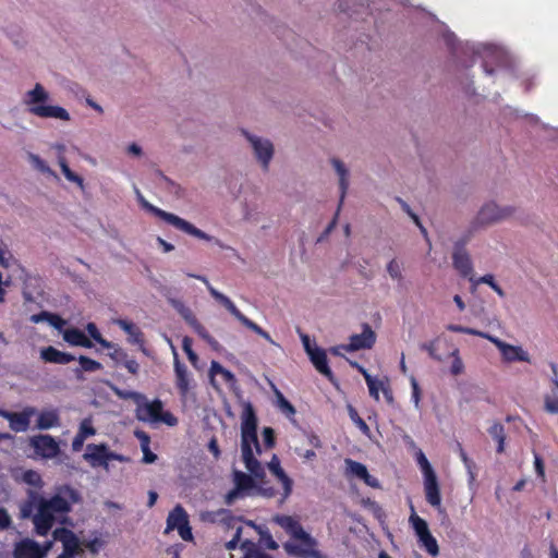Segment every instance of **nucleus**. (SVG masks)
I'll use <instances>...</instances> for the list:
<instances>
[{
    "mask_svg": "<svg viewBox=\"0 0 558 558\" xmlns=\"http://www.w3.org/2000/svg\"><path fill=\"white\" fill-rule=\"evenodd\" d=\"M80 501V493L70 485L57 487L49 498L28 490L27 499L20 507V514L22 519L32 518L37 535L47 536L58 517L66 515L71 512L73 505Z\"/></svg>",
    "mask_w": 558,
    "mask_h": 558,
    "instance_id": "f257e3e1",
    "label": "nucleus"
},
{
    "mask_svg": "<svg viewBox=\"0 0 558 558\" xmlns=\"http://www.w3.org/2000/svg\"><path fill=\"white\" fill-rule=\"evenodd\" d=\"M241 451L242 459L248 472L263 478L264 468L254 456V449L257 454L262 453V448L257 437V416L251 403H246L241 416Z\"/></svg>",
    "mask_w": 558,
    "mask_h": 558,
    "instance_id": "f03ea898",
    "label": "nucleus"
},
{
    "mask_svg": "<svg viewBox=\"0 0 558 558\" xmlns=\"http://www.w3.org/2000/svg\"><path fill=\"white\" fill-rule=\"evenodd\" d=\"M278 523L292 538L300 541V544L286 543L284 549L288 554L300 558H328L317 549L318 542L304 531L301 523L290 515H277Z\"/></svg>",
    "mask_w": 558,
    "mask_h": 558,
    "instance_id": "7ed1b4c3",
    "label": "nucleus"
},
{
    "mask_svg": "<svg viewBox=\"0 0 558 558\" xmlns=\"http://www.w3.org/2000/svg\"><path fill=\"white\" fill-rule=\"evenodd\" d=\"M48 99L49 94L41 84L37 83L32 90L26 93L24 104L28 107V112L36 117L70 120V114L64 108L47 105Z\"/></svg>",
    "mask_w": 558,
    "mask_h": 558,
    "instance_id": "20e7f679",
    "label": "nucleus"
},
{
    "mask_svg": "<svg viewBox=\"0 0 558 558\" xmlns=\"http://www.w3.org/2000/svg\"><path fill=\"white\" fill-rule=\"evenodd\" d=\"M191 277L202 281L206 284L210 295L219 302L221 305H223L231 315H233L243 326L248 328L250 330L254 331L258 336L263 337L265 340H267L270 343H275L271 336L264 330L260 326H258L256 323L247 318L235 305L234 303L225 294L216 290L208 281V279L205 276L201 275H190Z\"/></svg>",
    "mask_w": 558,
    "mask_h": 558,
    "instance_id": "39448f33",
    "label": "nucleus"
},
{
    "mask_svg": "<svg viewBox=\"0 0 558 558\" xmlns=\"http://www.w3.org/2000/svg\"><path fill=\"white\" fill-rule=\"evenodd\" d=\"M141 201H142V206L146 210H148L156 217L162 219L167 223L173 226L175 229H178L186 234H190L192 236H195L199 240H204V241L214 240V238L211 235H209L206 232L202 231L201 229L196 228L194 225H192L187 220H185L172 213H168L161 208H158V207L151 205L150 203H148L147 201H145L144 198H142Z\"/></svg>",
    "mask_w": 558,
    "mask_h": 558,
    "instance_id": "423d86ee",
    "label": "nucleus"
},
{
    "mask_svg": "<svg viewBox=\"0 0 558 558\" xmlns=\"http://www.w3.org/2000/svg\"><path fill=\"white\" fill-rule=\"evenodd\" d=\"M136 418L145 423H165L168 426H175L178 418L169 411H163V404L159 399L138 404Z\"/></svg>",
    "mask_w": 558,
    "mask_h": 558,
    "instance_id": "0eeeda50",
    "label": "nucleus"
},
{
    "mask_svg": "<svg viewBox=\"0 0 558 558\" xmlns=\"http://www.w3.org/2000/svg\"><path fill=\"white\" fill-rule=\"evenodd\" d=\"M90 466L108 470L110 461H124V457L109 450L106 444H89L83 456Z\"/></svg>",
    "mask_w": 558,
    "mask_h": 558,
    "instance_id": "6e6552de",
    "label": "nucleus"
},
{
    "mask_svg": "<svg viewBox=\"0 0 558 558\" xmlns=\"http://www.w3.org/2000/svg\"><path fill=\"white\" fill-rule=\"evenodd\" d=\"M178 530L183 541L193 539L192 529L190 526L189 514L181 505H177L167 517V526L165 533Z\"/></svg>",
    "mask_w": 558,
    "mask_h": 558,
    "instance_id": "1a4fd4ad",
    "label": "nucleus"
},
{
    "mask_svg": "<svg viewBox=\"0 0 558 558\" xmlns=\"http://www.w3.org/2000/svg\"><path fill=\"white\" fill-rule=\"evenodd\" d=\"M469 238H465L456 242L452 253V265L462 277L469 278L470 281H474L472 260L465 250Z\"/></svg>",
    "mask_w": 558,
    "mask_h": 558,
    "instance_id": "9d476101",
    "label": "nucleus"
},
{
    "mask_svg": "<svg viewBox=\"0 0 558 558\" xmlns=\"http://www.w3.org/2000/svg\"><path fill=\"white\" fill-rule=\"evenodd\" d=\"M52 537L62 543L63 550L58 557L74 558L83 551L76 534L66 527H57Z\"/></svg>",
    "mask_w": 558,
    "mask_h": 558,
    "instance_id": "9b49d317",
    "label": "nucleus"
},
{
    "mask_svg": "<svg viewBox=\"0 0 558 558\" xmlns=\"http://www.w3.org/2000/svg\"><path fill=\"white\" fill-rule=\"evenodd\" d=\"M29 446L36 456L43 459H53L60 453L58 441L49 434H39L29 438Z\"/></svg>",
    "mask_w": 558,
    "mask_h": 558,
    "instance_id": "f8f14e48",
    "label": "nucleus"
},
{
    "mask_svg": "<svg viewBox=\"0 0 558 558\" xmlns=\"http://www.w3.org/2000/svg\"><path fill=\"white\" fill-rule=\"evenodd\" d=\"M376 338V333L372 327L367 323H364L362 325V332L350 336L349 343L341 344V348L345 352L369 350L374 347Z\"/></svg>",
    "mask_w": 558,
    "mask_h": 558,
    "instance_id": "ddd939ff",
    "label": "nucleus"
},
{
    "mask_svg": "<svg viewBox=\"0 0 558 558\" xmlns=\"http://www.w3.org/2000/svg\"><path fill=\"white\" fill-rule=\"evenodd\" d=\"M512 207H499L495 203L485 204L477 214L476 223L486 226L507 219L513 214Z\"/></svg>",
    "mask_w": 558,
    "mask_h": 558,
    "instance_id": "4468645a",
    "label": "nucleus"
},
{
    "mask_svg": "<svg viewBox=\"0 0 558 558\" xmlns=\"http://www.w3.org/2000/svg\"><path fill=\"white\" fill-rule=\"evenodd\" d=\"M51 547V542H47L45 546H40L32 538H23L14 546V558H45Z\"/></svg>",
    "mask_w": 558,
    "mask_h": 558,
    "instance_id": "2eb2a0df",
    "label": "nucleus"
},
{
    "mask_svg": "<svg viewBox=\"0 0 558 558\" xmlns=\"http://www.w3.org/2000/svg\"><path fill=\"white\" fill-rule=\"evenodd\" d=\"M35 413L36 409L33 407H26L21 412H10L0 408V416L8 420L10 428L16 433L28 429L31 417Z\"/></svg>",
    "mask_w": 558,
    "mask_h": 558,
    "instance_id": "dca6fc26",
    "label": "nucleus"
},
{
    "mask_svg": "<svg viewBox=\"0 0 558 558\" xmlns=\"http://www.w3.org/2000/svg\"><path fill=\"white\" fill-rule=\"evenodd\" d=\"M243 134L251 143L255 156L262 163L264 170H268L269 162L274 155V146L271 142L268 140H262L257 136L250 135L246 131H243Z\"/></svg>",
    "mask_w": 558,
    "mask_h": 558,
    "instance_id": "f3484780",
    "label": "nucleus"
},
{
    "mask_svg": "<svg viewBox=\"0 0 558 558\" xmlns=\"http://www.w3.org/2000/svg\"><path fill=\"white\" fill-rule=\"evenodd\" d=\"M487 340L493 342L500 351L502 359L506 362H530V356L526 351H524L521 347L512 345L501 341L500 339L493 337L490 335L487 336Z\"/></svg>",
    "mask_w": 558,
    "mask_h": 558,
    "instance_id": "a211bd4d",
    "label": "nucleus"
},
{
    "mask_svg": "<svg viewBox=\"0 0 558 558\" xmlns=\"http://www.w3.org/2000/svg\"><path fill=\"white\" fill-rule=\"evenodd\" d=\"M331 163L335 167V170L337 171V173L339 175L340 203H339L336 216L333 217V219L329 222V225L326 228V233H329L336 227L338 213L340 210V207L343 203L344 196H345L348 187H349V179H348L349 172H348L347 168L344 167V165L342 163V161H340L337 158H332Z\"/></svg>",
    "mask_w": 558,
    "mask_h": 558,
    "instance_id": "6ab92c4d",
    "label": "nucleus"
},
{
    "mask_svg": "<svg viewBox=\"0 0 558 558\" xmlns=\"http://www.w3.org/2000/svg\"><path fill=\"white\" fill-rule=\"evenodd\" d=\"M424 478V493L426 501L435 509H441V495L438 478L436 473L425 475Z\"/></svg>",
    "mask_w": 558,
    "mask_h": 558,
    "instance_id": "aec40b11",
    "label": "nucleus"
},
{
    "mask_svg": "<svg viewBox=\"0 0 558 558\" xmlns=\"http://www.w3.org/2000/svg\"><path fill=\"white\" fill-rule=\"evenodd\" d=\"M174 354V373L175 386L181 397L185 398L191 389V378L187 367L181 363L178 353L173 350Z\"/></svg>",
    "mask_w": 558,
    "mask_h": 558,
    "instance_id": "412c9836",
    "label": "nucleus"
},
{
    "mask_svg": "<svg viewBox=\"0 0 558 558\" xmlns=\"http://www.w3.org/2000/svg\"><path fill=\"white\" fill-rule=\"evenodd\" d=\"M345 465L348 474L362 480L369 487H379L378 480L368 473L366 466L363 463L352 459H345Z\"/></svg>",
    "mask_w": 558,
    "mask_h": 558,
    "instance_id": "4be33fe9",
    "label": "nucleus"
},
{
    "mask_svg": "<svg viewBox=\"0 0 558 558\" xmlns=\"http://www.w3.org/2000/svg\"><path fill=\"white\" fill-rule=\"evenodd\" d=\"M553 376L550 378L553 388L550 393L544 397V409L550 414H558V366L556 363H550Z\"/></svg>",
    "mask_w": 558,
    "mask_h": 558,
    "instance_id": "5701e85b",
    "label": "nucleus"
},
{
    "mask_svg": "<svg viewBox=\"0 0 558 558\" xmlns=\"http://www.w3.org/2000/svg\"><path fill=\"white\" fill-rule=\"evenodd\" d=\"M308 356L318 373L327 377L330 383H336L335 375L328 365L327 354L323 349L315 348Z\"/></svg>",
    "mask_w": 558,
    "mask_h": 558,
    "instance_id": "b1692460",
    "label": "nucleus"
},
{
    "mask_svg": "<svg viewBox=\"0 0 558 558\" xmlns=\"http://www.w3.org/2000/svg\"><path fill=\"white\" fill-rule=\"evenodd\" d=\"M40 356L47 363L61 364V365L68 364L75 360L74 355L66 353V352L59 351L58 349H56L54 347H51V345L44 348L40 352Z\"/></svg>",
    "mask_w": 558,
    "mask_h": 558,
    "instance_id": "393cba45",
    "label": "nucleus"
},
{
    "mask_svg": "<svg viewBox=\"0 0 558 558\" xmlns=\"http://www.w3.org/2000/svg\"><path fill=\"white\" fill-rule=\"evenodd\" d=\"M268 469L282 483L284 496H289L292 492V481L281 468L280 461L276 454L272 456L271 461L268 463Z\"/></svg>",
    "mask_w": 558,
    "mask_h": 558,
    "instance_id": "a878e982",
    "label": "nucleus"
},
{
    "mask_svg": "<svg viewBox=\"0 0 558 558\" xmlns=\"http://www.w3.org/2000/svg\"><path fill=\"white\" fill-rule=\"evenodd\" d=\"M60 425V415L58 410H45L38 414L36 427L41 430L58 427Z\"/></svg>",
    "mask_w": 558,
    "mask_h": 558,
    "instance_id": "bb28decb",
    "label": "nucleus"
},
{
    "mask_svg": "<svg viewBox=\"0 0 558 558\" xmlns=\"http://www.w3.org/2000/svg\"><path fill=\"white\" fill-rule=\"evenodd\" d=\"M63 339L71 345H77L88 349L93 347V342L86 337V335L82 330L77 328L66 329L63 332Z\"/></svg>",
    "mask_w": 558,
    "mask_h": 558,
    "instance_id": "cd10ccee",
    "label": "nucleus"
},
{
    "mask_svg": "<svg viewBox=\"0 0 558 558\" xmlns=\"http://www.w3.org/2000/svg\"><path fill=\"white\" fill-rule=\"evenodd\" d=\"M118 326L130 336V341L135 344H143L144 333L142 330L132 322L125 319H119Z\"/></svg>",
    "mask_w": 558,
    "mask_h": 558,
    "instance_id": "c85d7f7f",
    "label": "nucleus"
},
{
    "mask_svg": "<svg viewBox=\"0 0 558 558\" xmlns=\"http://www.w3.org/2000/svg\"><path fill=\"white\" fill-rule=\"evenodd\" d=\"M209 376H210V379L213 383H214V378L216 376H220L225 383L230 384V385H233L236 381L234 374L232 372H230L229 369L225 368L217 361H213L210 363Z\"/></svg>",
    "mask_w": 558,
    "mask_h": 558,
    "instance_id": "c756f323",
    "label": "nucleus"
},
{
    "mask_svg": "<svg viewBox=\"0 0 558 558\" xmlns=\"http://www.w3.org/2000/svg\"><path fill=\"white\" fill-rule=\"evenodd\" d=\"M488 434L497 442L496 451L502 453L505 451L506 432L501 423L495 422L489 428Z\"/></svg>",
    "mask_w": 558,
    "mask_h": 558,
    "instance_id": "7c9ffc66",
    "label": "nucleus"
},
{
    "mask_svg": "<svg viewBox=\"0 0 558 558\" xmlns=\"http://www.w3.org/2000/svg\"><path fill=\"white\" fill-rule=\"evenodd\" d=\"M77 361L80 363V367L75 369V374L78 378L81 377L82 372L93 373L102 368V365L98 361L85 355H80Z\"/></svg>",
    "mask_w": 558,
    "mask_h": 558,
    "instance_id": "2f4dec72",
    "label": "nucleus"
},
{
    "mask_svg": "<svg viewBox=\"0 0 558 558\" xmlns=\"http://www.w3.org/2000/svg\"><path fill=\"white\" fill-rule=\"evenodd\" d=\"M233 482L234 487H236L238 490H241L242 493L254 487V481L252 476L242 471L233 472Z\"/></svg>",
    "mask_w": 558,
    "mask_h": 558,
    "instance_id": "473e14b6",
    "label": "nucleus"
},
{
    "mask_svg": "<svg viewBox=\"0 0 558 558\" xmlns=\"http://www.w3.org/2000/svg\"><path fill=\"white\" fill-rule=\"evenodd\" d=\"M410 522L412 524L413 530L415 531V534L417 535L418 539L429 534V529L424 519L418 517L414 509L412 508V514L410 517Z\"/></svg>",
    "mask_w": 558,
    "mask_h": 558,
    "instance_id": "72a5a7b5",
    "label": "nucleus"
},
{
    "mask_svg": "<svg viewBox=\"0 0 558 558\" xmlns=\"http://www.w3.org/2000/svg\"><path fill=\"white\" fill-rule=\"evenodd\" d=\"M59 166H60V168H61V171H62L63 175L65 177V179H66L68 181H70V182H74V183H76L77 185H80L81 187H83V186H84V180H83V178H82V177H80L78 174H76L75 172H73V171L70 169V167H69V165H68V162H66L65 158H63V157H60V158H59Z\"/></svg>",
    "mask_w": 558,
    "mask_h": 558,
    "instance_id": "f704fd0d",
    "label": "nucleus"
},
{
    "mask_svg": "<svg viewBox=\"0 0 558 558\" xmlns=\"http://www.w3.org/2000/svg\"><path fill=\"white\" fill-rule=\"evenodd\" d=\"M376 387H377V399H375V400L379 401V391H381L386 402L388 404H393V402H395L393 392H392V389L390 387L388 378H384V379H378L377 378V386Z\"/></svg>",
    "mask_w": 558,
    "mask_h": 558,
    "instance_id": "c9c22d12",
    "label": "nucleus"
},
{
    "mask_svg": "<svg viewBox=\"0 0 558 558\" xmlns=\"http://www.w3.org/2000/svg\"><path fill=\"white\" fill-rule=\"evenodd\" d=\"M251 525H253L259 536H260V542L263 543V545L270 549V550H276L278 549L279 545L278 543L272 538L271 534L269 533V531L267 529H263L260 526H256L253 522H250Z\"/></svg>",
    "mask_w": 558,
    "mask_h": 558,
    "instance_id": "e433bc0d",
    "label": "nucleus"
},
{
    "mask_svg": "<svg viewBox=\"0 0 558 558\" xmlns=\"http://www.w3.org/2000/svg\"><path fill=\"white\" fill-rule=\"evenodd\" d=\"M349 416L351 421L359 427V429L365 435L369 436L371 429L366 422L359 415L357 411L352 407L349 405Z\"/></svg>",
    "mask_w": 558,
    "mask_h": 558,
    "instance_id": "4c0bfd02",
    "label": "nucleus"
},
{
    "mask_svg": "<svg viewBox=\"0 0 558 558\" xmlns=\"http://www.w3.org/2000/svg\"><path fill=\"white\" fill-rule=\"evenodd\" d=\"M447 330L452 331V332L477 336V337L485 338V339H487V336H488V333L480 331L477 329H474L471 327H464L461 325H454V324H449L447 326Z\"/></svg>",
    "mask_w": 558,
    "mask_h": 558,
    "instance_id": "58836bf2",
    "label": "nucleus"
},
{
    "mask_svg": "<svg viewBox=\"0 0 558 558\" xmlns=\"http://www.w3.org/2000/svg\"><path fill=\"white\" fill-rule=\"evenodd\" d=\"M357 371L363 375L368 387L369 396L377 399V378L373 377L362 365L357 366Z\"/></svg>",
    "mask_w": 558,
    "mask_h": 558,
    "instance_id": "ea45409f",
    "label": "nucleus"
},
{
    "mask_svg": "<svg viewBox=\"0 0 558 558\" xmlns=\"http://www.w3.org/2000/svg\"><path fill=\"white\" fill-rule=\"evenodd\" d=\"M22 480L24 483H26L31 486L37 487V488H41L44 485L40 474L34 470L25 471L23 473Z\"/></svg>",
    "mask_w": 558,
    "mask_h": 558,
    "instance_id": "a19ab883",
    "label": "nucleus"
},
{
    "mask_svg": "<svg viewBox=\"0 0 558 558\" xmlns=\"http://www.w3.org/2000/svg\"><path fill=\"white\" fill-rule=\"evenodd\" d=\"M421 544L425 547L426 551L435 557L439 554V547L436 538L429 533L426 536L418 539Z\"/></svg>",
    "mask_w": 558,
    "mask_h": 558,
    "instance_id": "79ce46f5",
    "label": "nucleus"
},
{
    "mask_svg": "<svg viewBox=\"0 0 558 558\" xmlns=\"http://www.w3.org/2000/svg\"><path fill=\"white\" fill-rule=\"evenodd\" d=\"M77 433L81 436H83V438H85V439L96 435V428L93 426L92 417H86V418L82 420V422L80 423Z\"/></svg>",
    "mask_w": 558,
    "mask_h": 558,
    "instance_id": "37998d69",
    "label": "nucleus"
},
{
    "mask_svg": "<svg viewBox=\"0 0 558 558\" xmlns=\"http://www.w3.org/2000/svg\"><path fill=\"white\" fill-rule=\"evenodd\" d=\"M172 304L179 310L180 314L184 318V320L193 327L195 323L198 322V319L195 317V315L192 313V311L187 307H185L182 303L172 301Z\"/></svg>",
    "mask_w": 558,
    "mask_h": 558,
    "instance_id": "c03bdc74",
    "label": "nucleus"
},
{
    "mask_svg": "<svg viewBox=\"0 0 558 558\" xmlns=\"http://www.w3.org/2000/svg\"><path fill=\"white\" fill-rule=\"evenodd\" d=\"M48 319L50 322L51 325H53L56 328H60L61 325L64 324V320H62V318H60L58 315H54V314H50V313H47V312H43L38 315H33L32 316V320L34 323H38L40 322L41 319Z\"/></svg>",
    "mask_w": 558,
    "mask_h": 558,
    "instance_id": "a18cd8bd",
    "label": "nucleus"
},
{
    "mask_svg": "<svg viewBox=\"0 0 558 558\" xmlns=\"http://www.w3.org/2000/svg\"><path fill=\"white\" fill-rule=\"evenodd\" d=\"M86 330H87L88 335L104 348L111 347L110 342H108L107 340H105L102 338L101 333L99 332L97 326L94 323H88L86 326Z\"/></svg>",
    "mask_w": 558,
    "mask_h": 558,
    "instance_id": "49530a36",
    "label": "nucleus"
},
{
    "mask_svg": "<svg viewBox=\"0 0 558 558\" xmlns=\"http://www.w3.org/2000/svg\"><path fill=\"white\" fill-rule=\"evenodd\" d=\"M397 201L400 203L402 209L413 219L416 226L420 227L421 231L426 235L427 232L425 228L421 225L418 216L411 210L409 204L401 199L400 197H397Z\"/></svg>",
    "mask_w": 558,
    "mask_h": 558,
    "instance_id": "de8ad7c7",
    "label": "nucleus"
},
{
    "mask_svg": "<svg viewBox=\"0 0 558 558\" xmlns=\"http://www.w3.org/2000/svg\"><path fill=\"white\" fill-rule=\"evenodd\" d=\"M452 356L454 359H453V361L451 363L450 372H451L452 375L457 376V375H460L463 372L464 365H463L462 360L459 356V351L458 350H454L452 352Z\"/></svg>",
    "mask_w": 558,
    "mask_h": 558,
    "instance_id": "09e8293b",
    "label": "nucleus"
},
{
    "mask_svg": "<svg viewBox=\"0 0 558 558\" xmlns=\"http://www.w3.org/2000/svg\"><path fill=\"white\" fill-rule=\"evenodd\" d=\"M417 463L421 468L423 476L435 473L429 461L427 460V458L425 457V454L422 451L417 456Z\"/></svg>",
    "mask_w": 558,
    "mask_h": 558,
    "instance_id": "8fccbe9b",
    "label": "nucleus"
},
{
    "mask_svg": "<svg viewBox=\"0 0 558 558\" xmlns=\"http://www.w3.org/2000/svg\"><path fill=\"white\" fill-rule=\"evenodd\" d=\"M387 271L392 279H402L401 267L396 259H391L387 265Z\"/></svg>",
    "mask_w": 558,
    "mask_h": 558,
    "instance_id": "3c124183",
    "label": "nucleus"
},
{
    "mask_svg": "<svg viewBox=\"0 0 558 558\" xmlns=\"http://www.w3.org/2000/svg\"><path fill=\"white\" fill-rule=\"evenodd\" d=\"M277 397H278L279 407L282 410V412H284L289 415L295 413L294 407L291 404V402L289 400H287L283 397V395L281 392L277 391Z\"/></svg>",
    "mask_w": 558,
    "mask_h": 558,
    "instance_id": "603ef678",
    "label": "nucleus"
},
{
    "mask_svg": "<svg viewBox=\"0 0 558 558\" xmlns=\"http://www.w3.org/2000/svg\"><path fill=\"white\" fill-rule=\"evenodd\" d=\"M263 440L266 448L270 449L275 446V432L271 427H264Z\"/></svg>",
    "mask_w": 558,
    "mask_h": 558,
    "instance_id": "864d4df0",
    "label": "nucleus"
},
{
    "mask_svg": "<svg viewBox=\"0 0 558 558\" xmlns=\"http://www.w3.org/2000/svg\"><path fill=\"white\" fill-rule=\"evenodd\" d=\"M411 387H412V401L414 402L415 408H420L421 402V388L418 386L415 377H411Z\"/></svg>",
    "mask_w": 558,
    "mask_h": 558,
    "instance_id": "5fc2aeb1",
    "label": "nucleus"
},
{
    "mask_svg": "<svg viewBox=\"0 0 558 558\" xmlns=\"http://www.w3.org/2000/svg\"><path fill=\"white\" fill-rule=\"evenodd\" d=\"M12 525L11 517L8 510L3 507H0V531H4L10 529Z\"/></svg>",
    "mask_w": 558,
    "mask_h": 558,
    "instance_id": "6e6d98bb",
    "label": "nucleus"
},
{
    "mask_svg": "<svg viewBox=\"0 0 558 558\" xmlns=\"http://www.w3.org/2000/svg\"><path fill=\"white\" fill-rule=\"evenodd\" d=\"M241 548L245 551V555L250 558H254V555H250V554H253V551H258L259 549L256 547V545L248 541V539H245L242 542L241 544Z\"/></svg>",
    "mask_w": 558,
    "mask_h": 558,
    "instance_id": "4d7b16f0",
    "label": "nucleus"
},
{
    "mask_svg": "<svg viewBox=\"0 0 558 558\" xmlns=\"http://www.w3.org/2000/svg\"><path fill=\"white\" fill-rule=\"evenodd\" d=\"M241 534H242V527H239L235 532V534L233 535L232 539H230L227 544H226V548L229 549V550H234L238 545H239V542L241 539Z\"/></svg>",
    "mask_w": 558,
    "mask_h": 558,
    "instance_id": "13d9d810",
    "label": "nucleus"
},
{
    "mask_svg": "<svg viewBox=\"0 0 558 558\" xmlns=\"http://www.w3.org/2000/svg\"><path fill=\"white\" fill-rule=\"evenodd\" d=\"M471 282L474 286H477L480 283H485V284H488L490 288H493L494 284H496L494 276L490 274L484 275V276L480 277L478 279H474V281H471Z\"/></svg>",
    "mask_w": 558,
    "mask_h": 558,
    "instance_id": "bf43d9fd",
    "label": "nucleus"
},
{
    "mask_svg": "<svg viewBox=\"0 0 558 558\" xmlns=\"http://www.w3.org/2000/svg\"><path fill=\"white\" fill-rule=\"evenodd\" d=\"M242 495L241 490H238L236 487L232 488L230 492L227 493L225 497V502L230 506L232 505L240 496Z\"/></svg>",
    "mask_w": 558,
    "mask_h": 558,
    "instance_id": "052dcab7",
    "label": "nucleus"
},
{
    "mask_svg": "<svg viewBox=\"0 0 558 558\" xmlns=\"http://www.w3.org/2000/svg\"><path fill=\"white\" fill-rule=\"evenodd\" d=\"M192 328L205 341L211 336L199 322L195 323Z\"/></svg>",
    "mask_w": 558,
    "mask_h": 558,
    "instance_id": "680f3d73",
    "label": "nucleus"
},
{
    "mask_svg": "<svg viewBox=\"0 0 558 558\" xmlns=\"http://www.w3.org/2000/svg\"><path fill=\"white\" fill-rule=\"evenodd\" d=\"M135 436L138 438V440L141 441V448L142 449H145L146 446H149V442H150V438L148 436V434L144 430H135Z\"/></svg>",
    "mask_w": 558,
    "mask_h": 558,
    "instance_id": "e2e57ef3",
    "label": "nucleus"
},
{
    "mask_svg": "<svg viewBox=\"0 0 558 558\" xmlns=\"http://www.w3.org/2000/svg\"><path fill=\"white\" fill-rule=\"evenodd\" d=\"M143 451V462L145 463H154L157 460V454L150 451L149 446H146Z\"/></svg>",
    "mask_w": 558,
    "mask_h": 558,
    "instance_id": "0e129e2a",
    "label": "nucleus"
},
{
    "mask_svg": "<svg viewBox=\"0 0 558 558\" xmlns=\"http://www.w3.org/2000/svg\"><path fill=\"white\" fill-rule=\"evenodd\" d=\"M208 450L213 453L215 459H218L220 457V449L218 441L215 437H213L208 442Z\"/></svg>",
    "mask_w": 558,
    "mask_h": 558,
    "instance_id": "69168bd1",
    "label": "nucleus"
},
{
    "mask_svg": "<svg viewBox=\"0 0 558 558\" xmlns=\"http://www.w3.org/2000/svg\"><path fill=\"white\" fill-rule=\"evenodd\" d=\"M85 440L86 439L83 438V436H81L78 433H76V435L74 436V438L72 440V449H73V451H80L83 448V445H84Z\"/></svg>",
    "mask_w": 558,
    "mask_h": 558,
    "instance_id": "338daca9",
    "label": "nucleus"
},
{
    "mask_svg": "<svg viewBox=\"0 0 558 558\" xmlns=\"http://www.w3.org/2000/svg\"><path fill=\"white\" fill-rule=\"evenodd\" d=\"M534 464H535V470H536L537 475L541 477H544V475H545L544 462L538 454H535Z\"/></svg>",
    "mask_w": 558,
    "mask_h": 558,
    "instance_id": "774afa93",
    "label": "nucleus"
}]
</instances>
